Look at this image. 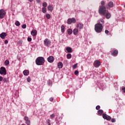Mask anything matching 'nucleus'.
<instances>
[{"label":"nucleus","instance_id":"nucleus-1","mask_svg":"<svg viewBox=\"0 0 125 125\" xmlns=\"http://www.w3.org/2000/svg\"><path fill=\"white\" fill-rule=\"evenodd\" d=\"M103 30V25L100 23V21L95 25V31L96 33H101Z\"/></svg>","mask_w":125,"mask_h":125},{"label":"nucleus","instance_id":"nucleus-2","mask_svg":"<svg viewBox=\"0 0 125 125\" xmlns=\"http://www.w3.org/2000/svg\"><path fill=\"white\" fill-rule=\"evenodd\" d=\"M36 63L38 66L43 65L44 63V58L42 57H39L35 61Z\"/></svg>","mask_w":125,"mask_h":125},{"label":"nucleus","instance_id":"nucleus-3","mask_svg":"<svg viewBox=\"0 0 125 125\" xmlns=\"http://www.w3.org/2000/svg\"><path fill=\"white\" fill-rule=\"evenodd\" d=\"M107 9H106V7L103 5H101L100 6L99 9V13L100 15H105L106 12H107Z\"/></svg>","mask_w":125,"mask_h":125},{"label":"nucleus","instance_id":"nucleus-4","mask_svg":"<svg viewBox=\"0 0 125 125\" xmlns=\"http://www.w3.org/2000/svg\"><path fill=\"white\" fill-rule=\"evenodd\" d=\"M44 45L45 46H50L51 45V41L48 39H45L44 40Z\"/></svg>","mask_w":125,"mask_h":125},{"label":"nucleus","instance_id":"nucleus-5","mask_svg":"<svg viewBox=\"0 0 125 125\" xmlns=\"http://www.w3.org/2000/svg\"><path fill=\"white\" fill-rule=\"evenodd\" d=\"M5 14H6V12L4 11L3 9L0 10V19H2L4 18V16H5Z\"/></svg>","mask_w":125,"mask_h":125},{"label":"nucleus","instance_id":"nucleus-6","mask_svg":"<svg viewBox=\"0 0 125 125\" xmlns=\"http://www.w3.org/2000/svg\"><path fill=\"white\" fill-rule=\"evenodd\" d=\"M76 19H75V18H69L67 20V24H68V25H71V24H72V23H73L74 24H75V23H76Z\"/></svg>","mask_w":125,"mask_h":125},{"label":"nucleus","instance_id":"nucleus-7","mask_svg":"<svg viewBox=\"0 0 125 125\" xmlns=\"http://www.w3.org/2000/svg\"><path fill=\"white\" fill-rule=\"evenodd\" d=\"M0 75H3L5 76L6 75V69L4 67H1L0 68Z\"/></svg>","mask_w":125,"mask_h":125},{"label":"nucleus","instance_id":"nucleus-8","mask_svg":"<svg viewBox=\"0 0 125 125\" xmlns=\"http://www.w3.org/2000/svg\"><path fill=\"white\" fill-rule=\"evenodd\" d=\"M76 28L79 29V30L83 29V24L82 22H79L76 26Z\"/></svg>","mask_w":125,"mask_h":125},{"label":"nucleus","instance_id":"nucleus-9","mask_svg":"<svg viewBox=\"0 0 125 125\" xmlns=\"http://www.w3.org/2000/svg\"><path fill=\"white\" fill-rule=\"evenodd\" d=\"M103 118L104 120H106V121H110L111 120V117L105 113L103 114Z\"/></svg>","mask_w":125,"mask_h":125},{"label":"nucleus","instance_id":"nucleus-10","mask_svg":"<svg viewBox=\"0 0 125 125\" xmlns=\"http://www.w3.org/2000/svg\"><path fill=\"white\" fill-rule=\"evenodd\" d=\"M47 61H48V62H49V63H53V61H54V57H53V56H49V57L47 58Z\"/></svg>","mask_w":125,"mask_h":125},{"label":"nucleus","instance_id":"nucleus-11","mask_svg":"<svg viewBox=\"0 0 125 125\" xmlns=\"http://www.w3.org/2000/svg\"><path fill=\"white\" fill-rule=\"evenodd\" d=\"M100 64H101L100 62H99V61H98V60H97L94 62V66L96 68H98V67H99V66H100Z\"/></svg>","mask_w":125,"mask_h":125},{"label":"nucleus","instance_id":"nucleus-12","mask_svg":"<svg viewBox=\"0 0 125 125\" xmlns=\"http://www.w3.org/2000/svg\"><path fill=\"white\" fill-rule=\"evenodd\" d=\"M104 16H105L106 19H110L111 18V13H109L107 11L106 12L104 15H103Z\"/></svg>","mask_w":125,"mask_h":125},{"label":"nucleus","instance_id":"nucleus-13","mask_svg":"<svg viewBox=\"0 0 125 125\" xmlns=\"http://www.w3.org/2000/svg\"><path fill=\"white\" fill-rule=\"evenodd\" d=\"M107 5L109 8H113V7H114V2H113L112 1H110L108 3Z\"/></svg>","mask_w":125,"mask_h":125},{"label":"nucleus","instance_id":"nucleus-14","mask_svg":"<svg viewBox=\"0 0 125 125\" xmlns=\"http://www.w3.org/2000/svg\"><path fill=\"white\" fill-rule=\"evenodd\" d=\"M7 36V34L5 32H2L1 34H0V38L2 39L3 40L4 39V38Z\"/></svg>","mask_w":125,"mask_h":125},{"label":"nucleus","instance_id":"nucleus-15","mask_svg":"<svg viewBox=\"0 0 125 125\" xmlns=\"http://www.w3.org/2000/svg\"><path fill=\"white\" fill-rule=\"evenodd\" d=\"M37 30L36 29H33L31 32V34L33 37H35V36H37Z\"/></svg>","mask_w":125,"mask_h":125},{"label":"nucleus","instance_id":"nucleus-16","mask_svg":"<svg viewBox=\"0 0 125 125\" xmlns=\"http://www.w3.org/2000/svg\"><path fill=\"white\" fill-rule=\"evenodd\" d=\"M66 50L68 53H72L73 52V50H72V48L70 47H67L66 48Z\"/></svg>","mask_w":125,"mask_h":125},{"label":"nucleus","instance_id":"nucleus-17","mask_svg":"<svg viewBox=\"0 0 125 125\" xmlns=\"http://www.w3.org/2000/svg\"><path fill=\"white\" fill-rule=\"evenodd\" d=\"M78 34H79V29H78V28H75L73 30V34L75 36H77V35H78Z\"/></svg>","mask_w":125,"mask_h":125},{"label":"nucleus","instance_id":"nucleus-18","mask_svg":"<svg viewBox=\"0 0 125 125\" xmlns=\"http://www.w3.org/2000/svg\"><path fill=\"white\" fill-rule=\"evenodd\" d=\"M118 50H115L113 52V53H111V55H114V56H117V55H118Z\"/></svg>","mask_w":125,"mask_h":125},{"label":"nucleus","instance_id":"nucleus-19","mask_svg":"<svg viewBox=\"0 0 125 125\" xmlns=\"http://www.w3.org/2000/svg\"><path fill=\"white\" fill-rule=\"evenodd\" d=\"M47 8L49 11L52 12V10H53V7H52V6L49 5L47 7Z\"/></svg>","mask_w":125,"mask_h":125},{"label":"nucleus","instance_id":"nucleus-20","mask_svg":"<svg viewBox=\"0 0 125 125\" xmlns=\"http://www.w3.org/2000/svg\"><path fill=\"white\" fill-rule=\"evenodd\" d=\"M23 74L24 76H28L29 75V70H25L23 72Z\"/></svg>","mask_w":125,"mask_h":125},{"label":"nucleus","instance_id":"nucleus-21","mask_svg":"<svg viewBox=\"0 0 125 125\" xmlns=\"http://www.w3.org/2000/svg\"><path fill=\"white\" fill-rule=\"evenodd\" d=\"M58 67L59 69H62V68H63V63H62V62H59L58 63Z\"/></svg>","mask_w":125,"mask_h":125},{"label":"nucleus","instance_id":"nucleus-22","mask_svg":"<svg viewBox=\"0 0 125 125\" xmlns=\"http://www.w3.org/2000/svg\"><path fill=\"white\" fill-rule=\"evenodd\" d=\"M73 33V30L71 28H69L67 29V34L68 35H72V33Z\"/></svg>","mask_w":125,"mask_h":125},{"label":"nucleus","instance_id":"nucleus-23","mask_svg":"<svg viewBox=\"0 0 125 125\" xmlns=\"http://www.w3.org/2000/svg\"><path fill=\"white\" fill-rule=\"evenodd\" d=\"M61 32L62 33H64L65 32V26L64 25H62L61 26Z\"/></svg>","mask_w":125,"mask_h":125},{"label":"nucleus","instance_id":"nucleus-24","mask_svg":"<svg viewBox=\"0 0 125 125\" xmlns=\"http://www.w3.org/2000/svg\"><path fill=\"white\" fill-rule=\"evenodd\" d=\"M103 110H102V109H100V110H99L98 111V114H99V115H102L103 114Z\"/></svg>","mask_w":125,"mask_h":125},{"label":"nucleus","instance_id":"nucleus-25","mask_svg":"<svg viewBox=\"0 0 125 125\" xmlns=\"http://www.w3.org/2000/svg\"><path fill=\"white\" fill-rule=\"evenodd\" d=\"M66 58L67 59H71V58H72V55L71 54H67Z\"/></svg>","mask_w":125,"mask_h":125},{"label":"nucleus","instance_id":"nucleus-26","mask_svg":"<svg viewBox=\"0 0 125 125\" xmlns=\"http://www.w3.org/2000/svg\"><path fill=\"white\" fill-rule=\"evenodd\" d=\"M100 86L101 88H102V89H104V88H106V87H105V85H104V84H100Z\"/></svg>","mask_w":125,"mask_h":125},{"label":"nucleus","instance_id":"nucleus-27","mask_svg":"<svg viewBox=\"0 0 125 125\" xmlns=\"http://www.w3.org/2000/svg\"><path fill=\"white\" fill-rule=\"evenodd\" d=\"M15 24L16 26H20V22H19V21H16Z\"/></svg>","mask_w":125,"mask_h":125},{"label":"nucleus","instance_id":"nucleus-28","mask_svg":"<svg viewBox=\"0 0 125 125\" xmlns=\"http://www.w3.org/2000/svg\"><path fill=\"white\" fill-rule=\"evenodd\" d=\"M5 65L6 66H8L9 65V61L8 60H6L5 61Z\"/></svg>","mask_w":125,"mask_h":125},{"label":"nucleus","instance_id":"nucleus-29","mask_svg":"<svg viewBox=\"0 0 125 125\" xmlns=\"http://www.w3.org/2000/svg\"><path fill=\"white\" fill-rule=\"evenodd\" d=\"M42 6L43 7H46V6H47V3L46 2H44L42 3Z\"/></svg>","mask_w":125,"mask_h":125},{"label":"nucleus","instance_id":"nucleus-30","mask_svg":"<svg viewBox=\"0 0 125 125\" xmlns=\"http://www.w3.org/2000/svg\"><path fill=\"white\" fill-rule=\"evenodd\" d=\"M42 12L43 13H45L46 12V8L43 7L42 8Z\"/></svg>","mask_w":125,"mask_h":125},{"label":"nucleus","instance_id":"nucleus-31","mask_svg":"<svg viewBox=\"0 0 125 125\" xmlns=\"http://www.w3.org/2000/svg\"><path fill=\"white\" fill-rule=\"evenodd\" d=\"M46 17L47 19H50V15L49 14H47L46 15Z\"/></svg>","mask_w":125,"mask_h":125},{"label":"nucleus","instance_id":"nucleus-32","mask_svg":"<svg viewBox=\"0 0 125 125\" xmlns=\"http://www.w3.org/2000/svg\"><path fill=\"white\" fill-rule=\"evenodd\" d=\"M100 21V24H102V26H103V24H104V20H103V19H101Z\"/></svg>","mask_w":125,"mask_h":125},{"label":"nucleus","instance_id":"nucleus-33","mask_svg":"<svg viewBox=\"0 0 125 125\" xmlns=\"http://www.w3.org/2000/svg\"><path fill=\"white\" fill-rule=\"evenodd\" d=\"M47 124H48V125H51V124H50V120L47 119L46 120Z\"/></svg>","mask_w":125,"mask_h":125},{"label":"nucleus","instance_id":"nucleus-34","mask_svg":"<svg viewBox=\"0 0 125 125\" xmlns=\"http://www.w3.org/2000/svg\"><path fill=\"white\" fill-rule=\"evenodd\" d=\"M22 29H26L27 28V25L26 24H24L22 25Z\"/></svg>","mask_w":125,"mask_h":125},{"label":"nucleus","instance_id":"nucleus-35","mask_svg":"<svg viewBox=\"0 0 125 125\" xmlns=\"http://www.w3.org/2000/svg\"><path fill=\"white\" fill-rule=\"evenodd\" d=\"M18 43L19 44H22V43H23V41L22 40H20L18 41Z\"/></svg>","mask_w":125,"mask_h":125},{"label":"nucleus","instance_id":"nucleus-36","mask_svg":"<svg viewBox=\"0 0 125 125\" xmlns=\"http://www.w3.org/2000/svg\"><path fill=\"white\" fill-rule=\"evenodd\" d=\"M27 82H28V83H30L31 82V78L30 77H28L27 78Z\"/></svg>","mask_w":125,"mask_h":125},{"label":"nucleus","instance_id":"nucleus-37","mask_svg":"<svg viewBox=\"0 0 125 125\" xmlns=\"http://www.w3.org/2000/svg\"><path fill=\"white\" fill-rule=\"evenodd\" d=\"M7 81H8L7 78H4V79H3V83H7Z\"/></svg>","mask_w":125,"mask_h":125},{"label":"nucleus","instance_id":"nucleus-38","mask_svg":"<svg viewBox=\"0 0 125 125\" xmlns=\"http://www.w3.org/2000/svg\"><path fill=\"white\" fill-rule=\"evenodd\" d=\"M26 123L27 125H30V124H31V121L29 120H28L26 121Z\"/></svg>","mask_w":125,"mask_h":125},{"label":"nucleus","instance_id":"nucleus-39","mask_svg":"<svg viewBox=\"0 0 125 125\" xmlns=\"http://www.w3.org/2000/svg\"><path fill=\"white\" fill-rule=\"evenodd\" d=\"M78 66V63H75L73 66V68L74 69H76V68H77V67Z\"/></svg>","mask_w":125,"mask_h":125},{"label":"nucleus","instance_id":"nucleus-40","mask_svg":"<svg viewBox=\"0 0 125 125\" xmlns=\"http://www.w3.org/2000/svg\"><path fill=\"white\" fill-rule=\"evenodd\" d=\"M74 74L76 75V76L79 75V71L78 70H75L74 72Z\"/></svg>","mask_w":125,"mask_h":125},{"label":"nucleus","instance_id":"nucleus-41","mask_svg":"<svg viewBox=\"0 0 125 125\" xmlns=\"http://www.w3.org/2000/svg\"><path fill=\"white\" fill-rule=\"evenodd\" d=\"M101 4L102 5H103L104 6L105 5V2L104 1V0H102L101 2Z\"/></svg>","mask_w":125,"mask_h":125},{"label":"nucleus","instance_id":"nucleus-42","mask_svg":"<svg viewBox=\"0 0 125 125\" xmlns=\"http://www.w3.org/2000/svg\"><path fill=\"white\" fill-rule=\"evenodd\" d=\"M24 120H25V122H26L27 121H28L29 118H28L27 117L25 116L24 117Z\"/></svg>","mask_w":125,"mask_h":125},{"label":"nucleus","instance_id":"nucleus-43","mask_svg":"<svg viewBox=\"0 0 125 125\" xmlns=\"http://www.w3.org/2000/svg\"><path fill=\"white\" fill-rule=\"evenodd\" d=\"M111 122L112 123H116V119H115L114 118L112 119Z\"/></svg>","mask_w":125,"mask_h":125},{"label":"nucleus","instance_id":"nucleus-44","mask_svg":"<svg viewBox=\"0 0 125 125\" xmlns=\"http://www.w3.org/2000/svg\"><path fill=\"white\" fill-rule=\"evenodd\" d=\"M27 41H28V42H32V38L28 37L27 38Z\"/></svg>","mask_w":125,"mask_h":125},{"label":"nucleus","instance_id":"nucleus-45","mask_svg":"<svg viewBox=\"0 0 125 125\" xmlns=\"http://www.w3.org/2000/svg\"><path fill=\"white\" fill-rule=\"evenodd\" d=\"M54 117H55V115H54V114H51V115H50L51 118H54Z\"/></svg>","mask_w":125,"mask_h":125},{"label":"nucleus","instance_id":"nucleus-46","mask_svg":"<svg viewBox=\"0 0 125 125\" xmlns=\"http://www.w3.org/2000/svg\"><path fill=\"white\" fill-rule=\"evenodd\" d=\"M105 34H106V35H109V31L108 30H105Z\"/></svg>","mask_w":125,"mask_h":125},{"label":"nucleus","instance_id":"nucleus-47","mask_svg":"<svg viewBox=\"0 0 125 125\" xmlns=\"http://www.w3.org/2000/svg\"><path fill=\"white\" fill-rule=\"evenodd\" d=\"M96 109L97 110H99V109H100V105H97L96 107Z\"/></svg>","mask_w":125,"mask_h":125},{"label":"nucleus","instance_id":"nucleus-48","mask_svg":"<svg viewBox=\"0 0 125 125\" xmlns=\"http://www.w3.org/2000/svg\"><path fill=\"white\" fill-rule=\"evenodd\" d=\"M48 83L49 85H51L52 84V82H51V81H49Z\"/></svg>","mask_w":125,"mask_h":125},{"label":"nucleus","instance_id":"nucleus-49","mask_svg":"<svg viewBox=\"0 0 125 125\" xmlns=\"http://www.w3.org/2000/svg\"><path fill=\"white\" fill-rule=\"evenodd\" d=\"M3 80V78L1 76H0V82H2Z\"/></svg>","mask_w":125,"mask_h":125},{"label":"nucleus","instance_id":"nucleus-50","mask_svg":"<svg viewBox=\"0 0 125 125\" xmlns=\"http://www.w3.org/2000/svg\"><path fill=\"white\" fill-rule=\"evenodd\" d=\"M4 43L5 44H7V43H8V41L7 40H5L4 41Z\"/></svg>","mask_w":125,"mask_h":125},{"label":"nucleus","instance_id":"nucleus-51","mask_svg":"<svg viewBox=\"0 0 125 125\" xmlns=\"http://www.w3.org/2000/svg\"><path fill=\"white\" fill-rule=\"evenodd\" d=\"M49 100H50V101H53L54 99H53V97H51V98H50Z\"/></svg>","mask_w":125,"mask_h":125},{"label":"nucleus","instance_id":"nucleus-52","mask_svg":"<svg viewBox=\"0 0 125 125\" xmlns=\"http://www.w3.org/2000/svg\"><path fill=\"white\" fill-rule=\"evenodd\" d=\"M122 90H123V92L125 93V87L122 88Z\"/></svg>","mask_w":125,"mask_h":125},{"label":"nucleus","instance_id":"nucleus-53","mask_svg":"<svg viewBox=\"0 0 125 125\" xmlns=\"http://www.w3.org/2000/svg\"><path fill=\"white\" fill-rule=\"evenodd\" d=\"M36 1L38 3H40V2H41V0H36Z\"/></svg>","mask_w":125,"mask_h":125},{"label":"nucleus","instance_id":"nucleus-54","mask_svg":"<svg viewBox=\"0 0 125 125\" xmlns=\"http://www.w3.org/2000/svg\"><path fill=\"white\" fill-rule=\"evenodd\" d=\"M29 1H30V2H32V1H33V0H28Z\"/></svg>","mask_w":125,"mask_h":125},{"label":"nucleus","instance_id":"nucleus-55","mask_svg":"<svg viewBox=\"0 0 125 125\" xmlns=\"http://www.w3.org/2000/svg\"><path fill=\"white\" fill-rule=\"evenodd\" d=\"M58 115H59L58 113L56 114V116H58Z\"/></svg>","mask_w":125,"mask_h":125},{"label":"nucleus","instance_id":"nucleus-56","mask_svg":"<svg viewBox=\"0 0 125 125\" xmlns=\"http://www.w3.org/2000/svg\"><path fill=\"white\" fill-rule=\"evenodd\" d=\"M21 125H25V124H22Z\"/></svg>","mask_w":125,"mask_h":125}]
</instances>
